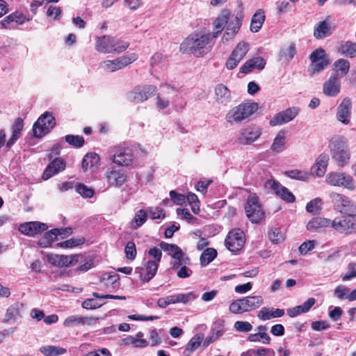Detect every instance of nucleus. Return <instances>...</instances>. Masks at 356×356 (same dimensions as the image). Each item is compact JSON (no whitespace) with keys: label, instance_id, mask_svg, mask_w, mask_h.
Segmentation results:
<instances>
[{"label":"nucleus","instance_id":"obj_54","mask_svg":"<svg viewBox=\"0 0 356 356\" xmlns=\"http://www.w3.org/2000/svg\"><path fill=\"white\" fill-rule=\"evenodd\" d=\"M65 141L70 145L79 148L83 146L84 138L81 136L67 135L65 136Z\"/></svg>","mask_w":356,"mask_h":356},{"label":"nucleus","instance_id":"obj_21","mask_svg":"<svg viewBox=\"0 0 356 356\" xmlns=\"http://www.w3.org/2000/svg\"><path fill=\"white\" fill-rule=\"evenodd\" d=\"M66 163L61 158L54 159L45 168L42 175L44 180H47L58 172L63 171L65 168Z\"/></svg>","mask_w":356,"mask_h":356},{"label":"nucleus","instance_id":"obj_16","mask_svg":"<svg viewBox=\"0 0 356 356\" xmlns=\"http://www.w3.org/2000/svg\"><path fill=\"white\" fill-rule=\"evenodd\" d=\"M248 51V44L245 42H239L233 50L226 62V67L229 70L234 69L240 61L245 57Z\"/></svg>","mask_w":356,"mask_h":356},{"label":"nucleus","instance_id":"obj_11","mask_svg":"<svg viewBox=\"0 0 356 356\" xmlns=\"http://www.w3.org/2000/svg\"><path fill=\"white\" fill-rule=\"evenodd\" d=\"M312 64L309 68L311 74L318 73L324 70L330 63L328 56L323 49H317L309 56Z\"/></svg>","mask_w":356,"mask_h":356},{"label":"nucleus","instance_id":"obj_30","mask_svg":"<svg viewBox=\"0 0 356 356\" xmlns=\"http://www.w3.org/2000/svg\"><path fill=\"white\" fill-rule=\"evenodd\" d=\"M215 99L218 104L226 105L231 101V94L223 84H218L215 88Z\"/></svg>","mask_w":356,"mask_h":356},{"label":"nucleus","instance_id":"obj_10","mask_svg":"<svg viewBox=\"0 0 356 356\" xmlns=\"http://www.w3.org/2000/svg\"><path fill=\"white\" fill-rule=\"evenodd\" d=\"M325 181L331 186H343L350 191H353L355 188L353 177L344 172H330L327 175Z\"/></svg>","mask_w":356,"mask_h":356},{"label":"nucleus","instance_id":"obj_19","mask_svg":"<svg viewBox=\"0 0 356 356\" xmlns=\"http://www.w3.org/2000/svg\"><path fill=\"white\" fill-rule=\"evenodd\" d=\"M105 177L110 186L120 187L127 181L125 172L122 170H116L114 168L107 170Z\"/></svg>","mask_w":356,"mask_h":356},{"label":"nucleus","instance_id":"obj_35","mask_svg":"<svg viewBox=\"0 0 356 356\" xmlns=\"http://www.w3.org/2000/svg\"><path fill=\"white\" fill-rule=\"evenodd\" d=\"M330 18V17H327L326 19L322 22H320L316 26L314 31V36L317 39H322L329 35L330 32V26L327 22V20Z\"/></svg>","mask_w":356,"mask_h":356},{"label":"nucleus","instance_id":"obj_51","mask_svg":"<svg viewBox=\"0 0 356 356\" xmlns=\"http://www.w3.org/2000/svg\"><path fill=\"white\" fill-rule=\"evenodd\" d=\"M286 175L291 179L305 181L310 177V174L306 171L300 170H292L285 172Z\"/></svg>","mask_w":356,"mask_h":356},{"label":"nucleus","instance_id":"obj_5","mask_svg":"<svg viewBox=\"0 0 356 356\" xmlns=\"http://www.w3.org/2000/svg\"><path fill=\"white\" fill-rule=\"evenodd\" d=\"M137 59L134 53L127 54L114 60H108L99 63V66L106 72H113L123 69Z\"/></svg>","mask_w":356,"mask_h":356},{"label":"nucleus","instance_id":"obj_41","mask_svg":"<svg viewBox=\"0 0 356 356\" xmlns=\"http://www.w3.org/2000/svg\"><path fill=\"white\" fill-rule=\"evenodd\" d=\"M227 25V35H230L231 37H234L241 28V17L235 16L234 18L229 20Z\"/></svg>","mask_w":356,"mask_h":356},{"label":"nucleus","instance_id":"obj_7","mask_svg":"<svg viewBox=\"0 0 356 356\" xmlns=\"http://www.w3.org/2000/svg\"><path fill=\"white\" fill-rule=\"evenodd\" d=\"M56 124V120L52 114L49 112L43 113L33 126V134L37 138H41L51 129H52Z\"/></svg>","mask_w":356,"mask_h":356},{"label":"nucleus","instance_id":"obj_17","mask_svg":"<svg viewBox=\"0 0 356 356\" xmlns=\"http://www.w3.org/2000/svg\"><path fill=\"white\" fill-rule=\"evenodd\" d=\"M45 223L39 221H31L22 223L19 227V231L23 234L33 236L47 229Z\"/></svg>","mask_w":356,"mask_h":356},{"label":"nucleus","instance_id":"obj_62","mask_svg":"<svg viewBox=\"0 0 356 356\" xmlns=\"http://www.w3.org/2000/svg\"><path fill=\"white\" fill-rule=\"evenodd\" d=\"M268 237L274 243H278L284 240L283 234L277 229L271 230L268 234Z\"/></svg>","mask_w":356,"mask_h":356},{"label":"nucleus","instance_id":"obj_2","mask_svg":"<svg viewBox=\"0 0 356 356\" xmlns=\"http://www.w3.org/2000/svg\"><path fill=\"white\" fill-rule=\"evenodd\" d=\"M329 148L332 159L339 166H345L349 163L350 152L348 140L343 136H335L329 142Z\"/></svg>","mask_w":356,"mask_h":356},{"label":"nucleus","instance_id":"obj_1","mask_svg":"<svg viewBox=\"0 0 356 356\" xmlns=\"http://www.w3.org/2000/svg\"><path fill=\"white\" fill-rule=\"evenodd\" d=\"M213 44L214 39L211 33H193L182 42L180 50L183 53L202 57L211 50Z\"/></svg>","mask_w":356,"mask_h":356},{"label":"nucleus","instance_id":"obj_18","mask_svg":"<svg viewBox=\"0 0 356 356\" xmlns=\"http://www.w3.org/2000/svg\"><path fill=\"white\" fill-rule=\"evenodd\" d=\"M266 187L272 188L279 197L287 202H293L296 200L295 196L287 188L273 179L267 180Z\"/></svg>","mask_w":356,"mask_h":356},{"label":"nucleus","instance_id":"obj_36","mask_svg":"<svg viewBox=\"0 0 356 356\" xmlns=\"http://www.w3.org/2000/svg\"><path fill=\"white\" fill-rule=\"evenodd\" d=\"M338 51L350 58L356 57V42L351 41L342 42L338 47Z\"/></svg>","mask_w":356,"mask_h":356},{"label":"nucleus","instance_id":"obj_55","mask_svg":"<svg viewBox=\"0 0 356 356\" xmlns=\"http://www.w3.org/2000/svg\"><path fill=\"white\" fill-rule=\"evenodd\" d=\"M76 191L84 198H90L94 195L93 189L83 184L76 185Z\"/></svg>","mask_w":356,"mask_h":356},{"label":"nucleus","instance_id":"obj_61","mask_svg":"<svg viewBox=\"0 0 356 356\" xmlns=\"http://www.w3.org/2000/svg\"><path fill=\"white\" fill-rule=\"evenodd\" d=\"M271 315H273V308L264 307L258 312L257 316L260 320L267 321L273 318Z\"/></svg>","mask_w":356,"mask_h":356},{"label":"nucleus","instance_id":"obj_39","mask_svg":"<svg viewBox=\"0 0 356 356\" xmlns=\"http://www.w3.org/2000/svg\"><path fill=\"white\" fill-rule=\"evenodd\" d=\"M168 305L177 302L187 303L188 301L195 299V296L193 293H179L165 297Z\"/></svg>","mask_w":356,"mask_h":356},{"label":"nucleus","instance_id":"obj_9","mask_svg":"<svg viewBox=\"0 0 356 356\" xmlns=\"http://www.w3.org/2000/svg\"><path fill=\"white\" fill-rule=\"evenodd\" d=\"M334 209L340 213H353L356 211V204L347 196L332 193L330 195Z\"/></svg>","mask_w":356,"mask_h":356},{"label":"nucleus","instance_id":"obj_15","mask_svg":"<svg viewBox=\"0 0 356 356\" xmlns=\"http://www.w3.org/2000/svg\"><path fill=\"white\" fill-rule=\"evenodd\" d=\"M111 159L113 163L118 165L129 166L132 163L134 159L132 149L127 147H116Z\"/></svg>","mask_w":356,"mask_h":356},{"label":"nucleus","instance_id":"obj_59","mask_svg":"<svg viewBox=\"0 0 356 356\" xmlns=\"http://www.w3.org/2000/svg\"><path fill=\"white\" fill-rule=\"evenodd\" d=\"M322 200L320 198H315L307 204L306 210L309 213H315L321 210L320 205L321 204Z\"/></svg>","mask_w":356,"mask_h":356},{"label":"nucleus","instance_id":"obj_24","mask_svg":"<svg viewBox=\"0 0 356 356\" xmlns=\"http://www.w3.org/2000/svg\"><path fill=\"white\" fill-rule=\"evenodd\" d=\"M340 82L337 75H332L327 81L323 83V93L329 97H336L340 92Z\"/></svg>","mask_w":356,"mask_h":356},{"label":"nucleus","instance_id":"obj_34","mask_svg":"<svg viewBox=\"0 0 356 356\" xmlns=\"http://www.w3.org/2000/svg\"><path fill=\"white\" fill-rule=\"evenodd\" d=\"M172 257V260L171 261L170 264L173 270H177L184 265L189 266L191 264L190 258L183 252L175 253Z\"/></svg>","mask_w":356,"mask_h":356},{"label":"nucleus","instance_id":"obj_38","mask_svg":"<svg viewBox=\"0 0 356 356\" xmlns=\"http://www.w3.org/2000/svg\"><path fill=\"white\" fill-rule=\"evenodd\" d=\"M99 163V156L96 153L86 154L82 159L81 166L84 172L94 166H97Z\"/></svg>","mask_w":356,"mask_h":356},{"label":"nucleus","instance_id":"obj_46","mask_svg":"<svg viewBox=\"0 0 356 356\" xmlns=\"http://www.w3.org/2000/svg\"><path fill=\"white\" fill-rule=\"evenodd\" d=\"M334 67L340 76L346 75L350 69V62L344 58H339L334 63Z\"/></svg>","mask_w":356,"mask_h":356},{"label":"nucleus","instance_id":"obj_33","mask_svg":"<svg viewBox=\"0 0 356 356\" xmlns=\"http://www.w3.org/2000/svg\"><path fill=\"white\" fill-rule=\"evenodd\" d=\"M23 127V120L21 118H17L12 126L13 134L6 143L8 147H10L19 138Z\"/></svg>","mask_w":356,"mask_h":356},{"label":"nucleus","instance_id":"obj_52","mask_svg":"<svg viewBox=\"0 0 356 356\" xmlns=\"http://www.w3.org/2000/svg\"><path fill=\"white\" fill-rule=\"evenodd\" d=\"M84 242L85 238L83 237L79 238H71L65 241L58 243L56 246L63 248H74L83 244Z\"/></svg>","mask_w":356,"mask_h":356},{"label":"nucleus","instance_id":"obj_64","mask_svg":"<svg viewBox=\"0 0 356 356\" xmlns=\"http://www.w3.org/2000/svg\"><path fill=\"white\" fill-rule=\"evenodd\" d=\"M296 47L293 44H291L287 48L283 49L281 51L282 56H284L286 60H291L296 54Z\"/></svg>","mask_w":356,"mask_h":356},{"label":"nucleus","instance_id":"obj_20","mask_svg":"<svg viewBox=\"0 0 356 356\" xmlns=\"http://www.w3.org/2000/svg\"><path fill=\"white\" fill-rule=\"evenodd\" d=\"M352 102L349 97H345L337 107V119L344 124L350 122Z\"/></svg>","mask_w":356,"mask_h":356},{"label":"nucleus","instance_id":"obj_27","mask_svg":"<svg viewBox=\"0 0 356 356\" xmlns=\"http://www.w3.org/2000/svg\"><path fill=\"white\" fill-rule=\"evenodd\" d=\"M266 65L265 60L259 56L247 60L240 68V72L248 74L254 69L263 70Z\"/></svg>","mask_w":356,"mask_h":356},{"label":"nucleus","instance_id":"obj_23","mask_svg":"<svg viewBox=\"0 0 356 356\" xmlns=\"http://www.w3.org/2000/svg\"><path fill=\"white\" fill-rule=\"evenodd\" d=\"M261 130L257 127L244 129L238 137V142L242 145H249L254 142L261 136Z\"/></svg>","mask_w":356,"mask_h":356},{"label":"nucleus","instance_id":"obj_45","mask_svg":"<svg viewBox=\"0 0 356 356\" xmlns=\"http://www.w3.org/2000/svg\"><path fill=\"white\" fill-rule=\"evenodd\" d=\"M58 228L52 229L44 234V238L38 241V244L43 248L49 247L58 237Z\"/></svg>","mask_w":356,"mask_h":356},{"label":"nucleus","instance_id":"obj_4","mask_svg":"<svg viewBox=\"0 0 356 356\" xmlns=\"http://www.w3.org/2000/svg\"><path fill=\"white\" fill-rule=\"evenodd\" d=\"M256 103H243L232 108L225 115V120L231 124L240 123L248 118L257 109Z\"/></svg>","mask_w":356,"mask_h":356},{"label":"nucleus","instance_id":"obj_48","mask_svg":"<svg viewBox=\"0 0 356 356\" xmlns=\"http://www.w3.org/2000/svg\"><path fill=\"white\" fill-rule=\"evenodd\" d=\"M224 329L220 326L218 328L213 327L211 329V335L206 337V339L203 341V345L204 346H208L209 344L214 342L220 337H221L224 334Z\"/></svg>","mask_w":356,"mask_h":356},{"label":"nucleus","instance_id":"obj_57","mask_svg":"<svg viewBox=\"0 0 356 356\" xmlns=\"http://www.w3.org/2000/svg\"><path fill=\"white\" fill-rule=\"evenodd\" d=\"M160 247L163 251L168 252L169 254L171 255V257H173L174 254L175 253L182 252L181 248L178 247L177 245L169 244L163 241L160 243Z\"/></svg>","mask_w":356,"mask_h":356},{"label":"nucleus","instance_id":"obj_13","mask_svg":"<svg viewBox=\"0 0 356 356\" xmlns=\"http://www.w3.org/2000/svg\"><path fill=\"white\" fill-rule=\"evenodd\" d=\"M157 88L152 85H146L135 88L129 94V99L137 103L146 101L149 97L156 93Z\"/></svg>","mask_w":356,"mask_h":356},{"label":"nucleus","instance_id":"obj_43","mask_svg":"<svg viewBox=\"0 0 356 356\" xmlns=\"http://www.w3.org/2000/svg\"><path fill=\"white\" fill-rule=\"evenodd\" d=\"M204 335L202 334H197L194 335L187 343L184 353H188L189 355L191 353L195 351L203 341Z\"/></svg>","mask_w":356,"mask_h":356},{"label":"nucleus","instance_id":"obj_22","mask_svg":"<svg viewBox=\"0 0 356 356\" xmlns=\"http://www.w3.org/2000/svg\"><path fill=\"white\" fill-rule=\"evenodd\" d=\"M230 17L229 10L225 9L221 11L213 22V31L211 36L216 39L221 33L225 26L228 23Z\"/></svg>","mask_w":356,"mask_h":356},{"label":"nucleus","instance_id":"obj_42","mask_svg":"<svg viewBox=\"0 0 356 356\" xmlns=\"http://www.w3.org/2000/svg\"><path fill=\"white\" fill-rule=\"evenodd\" d=\"M265 20L264 13L261 10L257 11L251 20L250 29L252 32L257 33L261 28Z\"/></svg>","mask_w":356,"mask_h":356},{"label":"nucleus","instance_id":"obj_63","mask_svg":"<svg viewBox=\"0 0 356 356\" xmlns=\"http://www.w3.org/2000/svg\"><path fill=\"white\" fill-rule=\"evenodd\" d=\"M316 243V241L314 240L304 242L299 247L300 253L304 255L306 254L309 251L314 248Z\"/></svg>","mask_w":356,"mask_h":356},{"label":"nucleus","instance_id":"obj_44","mask_svg":"<svg viewBox=\"0 0 356 356\" xmlns=\"http://www.w3.org/2000/svg\"><path fill=\"white\" fill-rule=\"evenodd\" d=\"M217 256V251L214 248H208L203 251L200 257L202 266H206L211 263Z\"/></svg>","mask_w":356,"mask_h":356},{"label":"nucleus","instance_id":"obj_32","mask_svg":"<svg viewBox=\"0 0 356 356\" xmlns=\"http://www.w3.org/2000/svg\"><path fill=\"white\" fill-rule=\"evenodd\" d=\"M245 312L259 308L263 304V298L261 296H247L241 298Z\"/></svg>","mask_w":356,"mask_h":356},{"label":"nucleus","instance_id":"obj_6","mask_svg":"<svg viewBox=\"0 0 356 356\" xmlns=\"http://www.w3.org/2000/svg\"><path fill=\"white\" fill-rule=\"evenodd\" d=\"M245 211L247 218L252 223H258L264 218V212L255 194H251L248 197Z\"/></svg>","mask_w":356,"mask_h":356},{"label":"nucleus","instance_id":"obj_31","mask_svg":"<svg viewBox=\"0 0 356 356\" xmlns=\"http://www.w3.org/2000/svg\"><path fill=\"white\" fill-rule=\"evenodd\" d=\"M329 157L325 154H321L316 159L314 165L312 168L314 174L317 177H323L326 171Z\"/></svg>","mask_w":356,"mask_h":356},{"label":"nucleus","instance_id":"obj_12","mask_svg":"<svg viewBox=\"0 0 356 356\" xmlns=\"http://www.w3.org/2000/svg\"><path fill=\"white\" fill-rule=\"evenodd\" d=\"M225 246L231 252L241 250L245 243L244 233L240 229L230 231L225 241Z\"/></svg>","mask_w":356,"mask_h":356},{"label":"nucleus","instance_id":"obj_26","mask_svg":"<svg viewBox=\"0 0 356 356\" xmlns=\"http://www.w3.org/2000/svg\"><path fill=\"white\" fill-rule=\"evenodd\" d=\"M256 330V333L250 334L247 337V341L250 342H261L264 344H269L270 342V337L267 333L268 328L265 325H259Z\"/></svg>","mask_w":356,"mask_h":356},{"label":"nucleus","instance_id":"obj_58","mask_svg":"<svg viewBox=\"0 0 356 356\" xmlns=\"http://www.w3.org/2000/svg\"><path fill=\"white\" fill-rule=\"evenodd\" d=\"M242 302L241 298L233 301L229 305L230 312L233 314H242L245 312L243 305H241Z\"/></svg>","mask_w":356,"mask_h":356},{"label":"nucleus","instance_id":"obj_56","mask_svg":"<svg viewBox=\"0 0 356 356\" xmlns=\"http://www.w3.org/2000/svg\"><path fill=\"white\" fill-rule=\"evenodd\" d=\"M234 327L239 332L247 333L252 330V325L248 321H237L234 323Z\"/></svg>","mask_w":356,"mask_h":356},{"label":"nucleus","instance_id":"obj_53","mask_svg":"<svg viewBox=\"0 0 356 356\" xmlns=\"http://www.w3.org/2000/svg\"><path fill=\"white\" fill-rule=\"evenodd\" d=\"M186 199H187L192 211L197 214L200 212V201L197 196L193 193H188Z\"/></svg>","mask_w":356,"mask_h":356},{"label":"nucleus","instance_id":"obj_49","mask_svg":"<svg viewBox=\"0 0 356 356\" xmlns=\"http://www.w3.org/2000/svg\"><path fill=\"white\" fill-rule=\"evenodd\" d=\"M49 260L52 264L59 267H67L70 266V261H69L67 255L56 254L49 257Z\"/></svg>","mask_w":356,"mask_h":356},{"label":"nucleus","instance_id":"obj_14","mask_svg":"<svg viewBox=\"0 0 356 356\" xmlns=\"http://www.w3.org/2000/svg\"><path fill=\"white\" fill-rule=\"evenodd\" d=\"M300 108L293 106L276 113L269 122L270 126L275 127L288 123L293 120L300 113Z\"/></svg>","mask_w":356,"mask_h":356},{"label":"nucleus","instance_id":"obj_47","mask_svg":"<svg viewBox=\"0 0 356 356\" xmlns=\"http://www.w3.org/2000/svg\"><path fill=\"white\" fill-rule=\"evenodd\" d=\"M285 143V132L280 131L271 145L270 149L273 152H280L282 151Z\"/></svg>","mask_w":356,"mask_h":356},{"label":"nucleus","instance_id":"obj_29","mask_svg":"<svg viewBox=\"0 0 356 356\" xmlns=\"http://www.w3.org/2000/svg\"><path fill=\"white\" fill-rule=\"evenodd\" d=\"M97 318L94 317L81 316H70L67 317L63 325L65 327H72L76 325H92Z\"/></svg>","mask_w":356,"mask_h":356},{"label":"nucleus","instance_id":"obj_25","mask_svg":"<svg viewBox=\"0 0 356 356\" xmlns=\"http://www.w3.org/2000/svg\"><path fill=\"white\" fill-rule=\"evenodd\" d=\"M331 223L330 219L315 217L308 222L307 229L312 232H321L325 228L331 227Z\"/></svg>","mask_w":356,"mask_h":356},{"label":"nucleus","instance_id":"obj_8","mask_svg":"<svg viewBox=\"0 0 356 356\" xmlns=\"http://www.w3.org/2000/svg\"><path fill=\"white\" fill-rule=\"evenodd\" d=\"M347 216L335 218L331 220V227L338 232L351 234L356 232V218L353 213H347Z\"/></svg>","mask_w":356,"mask_h":356},{"label":"nucleus","instance_id":"obj_40","mask_svg":"<svg viewBox=\"0 0 356 356\" xmlns=\"http://www.w3.org/2000/svg\"><path fill=\"white\" fill-rule=\"evenodd\" d=\"M40 352L44 356H59L65 354L67 350L56 346H44L40 348Z\"/></svg>","mask_w":356,"mask_h":356},{"label":"nucleus","instance_id":"obj_28","mask_svg":"<svg viewBox=\"0 0 356 356\" xmlns=\"http://www.w3.org/2000/svg\"><path fill=\"white\" fill-rule=\"evenodd\" d=\"M30 19V18L26 17L23 13L16 11L6 17L1 22V24L2 28L8 29L10 28L9 24L12 22H15L17 25H22Z\"/></svg>","mask_w":356,"mask_h":356},{"label":"nucleus","instance_id":"obj_60","mask_svg":"<svg viewBox=\"0 0 356 356\" xmlns=\"http://www.w3.org/2000/svg\"><path fill=\"white\" fill-rule=\"evenodd\" d=\"M126 257L128 259L133 260L136 256V249L135 243L132 241H129L124 249Z\"/></svg>","mask_w":356,"mask_h":356},{"label":"nucleus","instance_id":"obj_50","mask_svg":"<svg viewBox=\"0 0 356 356\" xmlns=\"http://www.w3.org/2000/svg\"><path fill=\"white\" fill-rule=\"evenodd\" d=\"M19 314V305L18 303H15L13 305H10L6 311L4 318L3 320V323H8L11 320H15L16 317Z\"/></svg>","mask_w":356,"mask_h":356},{"label":"nucleus","instance_id":"obj_3","mask_svg":"<svg viewBox=\"0 0 356 356\" xmlns=\"http://www.w3.org/2000/svg\"><path fill=\"white\" fill-rule=\"evenodd\" d=\"M128 47V42L111 35L98 36L95 39V49L102 54H120Z\"/></svg>","mask_w":356,"mask_h":356},{"label":"nucleus","instance_id":"obj_37","mask_svg":"<svg viewBox=\"0 0 356 356\" xmlns=\"http://www.w3.org/2000/svg\"><path fill=\"white\" fill-rule=\"evenodd\" d=\"M159 267L157 261H148L145 264V274H140V279L143 282L150 281L156 275Z\"/></svg>","mask_w":356,"mask_h":356}]
</instances>
